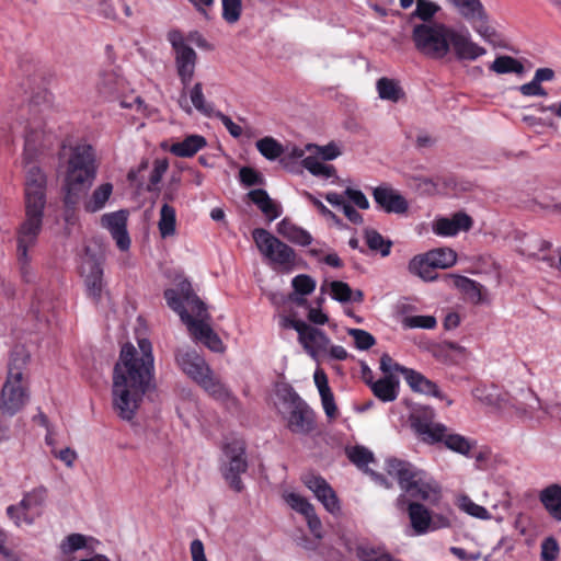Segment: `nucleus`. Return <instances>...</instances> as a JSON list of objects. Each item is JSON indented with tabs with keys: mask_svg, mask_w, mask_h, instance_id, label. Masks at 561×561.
Segmentation results:
<instances>
[{
	"mask_svg": "<svg viewBox=\"0 0 561 561\" xmlns=\"http://www.w3.org/2000/svg\"><path fill=\"white\" fill-rule=\"evenodd\" d=\"M434 411L425 408L411 415V425L423 442L434 444L443 442L445 446L461 455H468L471 449L470 442L458 434H450L445 425L434 423Z\"/></svg>",
	"mask_w": 561,
	"mask_h": 561,
	"instance_id": "obj_4",
	"label": "nucleus"
},
{
	"mask_svg": "<svg viewBox=\"0 0 561 561\" xmlns=\"http://www.w3.org/2000/svg\"><path fill=\"white\" fill-rule=\"evenodd\" d=\"M373 393L383 402H391L397 399L399 382L392 376H386L377 381H367Z\"/></svg>",
	"mask_w": 561,
	"mask_h": 561,
	"instance_id": "obj_31",
	"label": "nucleus"
},
{
	"mask_svg": "<svg viewBox=\"0 0 561 561\" xmlns=\"http://www.w3.org/2000/svg\"><path fill=\"white\" fill-rule=\"evenodd\" d=\"M519 91L525 96H547V91L534 78L530 82L522 84Z\"/></svg>",
	"mask_w": 561,
	"mask_h": 561,
	"instance_id": "obj_59",
	"label": "nucleus"
},
{
	"mask_svg": "<svg viewBox=\"0 0 561 561\" xmlns=\"http://www.w3.org/2000/svg\"><path fill=\"white\" fill-rule=\"evenodd\" d=\"M255 146L264 158L272 161L276 160L285 152L283 145L270 136L257 140Z\"/></svg>",
	"mask_w": 561,
	"mask_h": 561,
	"instance_id": "obj_44",
	"label": "nucleus"
},
{
	"mask_svg": "<svg viewBox=\"0 0 561 561\" xmlns=\"http://www.w3.org/2000/svg\"><path fill=\"white\" fill-rule=\"evenodd\" d=\"M489 68L491 71L497 75H522L525 70L523 64L519 60L507 55L496 57Z\"/></svg>",
	"mask_w": 561,
	"mask_h": 561,
	"instance_id": "obj_38",
	"label": "nucleus"
},
{
	"mask_svg": "<svg viewBox=\"0 0 561 561\" xmlns=\"http://www.w3.org/2000/svg\"><path fill=\"white\" fill-rule=\"evenodd\" d=\"M348 459L358 468H365L369 462L374 461L373 453L364 446H354L346 449Z\"/></svg>",
	"mask_w": 561,
	"mask_h": 561,
	"instance_id": "obj_48",
	"label": "nucleus"
},
{
	"mask_svg": "<svg viewBox=\"0 0 561 561\" xmlns=\"http://www.w3.org/2000/svg\"><path fill=\"white\" fill-rule=\"evenodd\" d=\"M410 496L436 504L442 496L440 485L433 479L426 478L424 473L419 477L416 483L412 484L411 490L407 492Z\"/></svg>",
	"mask_w": 561,
	"mask_h": 561,
	"instance_id": "obj_24",
	"label": "nucleus"
},
{
	"mask_svg": "<svg viewBox=\"0 0 561 561\" xmlns=\"http://www.w3.org/2000/svg\"><path fill=\"white\" fill-rule=\"evenodd\" d=\"M305 195L313 204V206L317 207L321 215H323L327 218H330L336 224L340 222L339 217L333 211H331L320 199H318L311 193L308 192H306Z\"/></svg>",
	"mask_w": 561,
	"mask_h": 561,
	"instance_id": "obj_62",
	"label": "nucleus"
},
{
	"mask_svg": "<svg viewBox=\"0 0 561 561\" xmlns=\"http://www.w3.org/2000/svg\"><path fill=\"white\" fill-rule=\"evenodd\" d=\"M302 481L314 493L328 512L336 514L341 511L336 493L322 477L308 473L304 476Z\"/></svg>",
	"mask_w": 561,
	"mask_h": 561,
	"instance_id": "obj_15",
	"label": "nucleus"
},
{
	"mask_svg": "<svg viewBox=\"0 0 561 561\" xmlns=\"http://www.w3.org/2000/svg\"><path fill=\"white\" fill-rule=\"evenodd\" d=\"M403 376L413 391L444 399L437 385L432 380L427 379L421 373H417L409 368L403 370Z\"/></svg>",
	"mask_w": 561,
	"mask_h": 561,
	"instance_id": "obj_27",
	"label": "nucleus"
},
{
	"mask_svg": "<svg viewBox=\"0 0 561 561\" xmlns=\"http://www.w3.org/2000/svg\"><path fill=\"white\" fill-rule=\"evenodd\" d=\"M249 199L255 204L270 221L280 215L279 206L262 188L252 190L248 193Z\"/></svg>",
	"mask_w": 561,
	"mask_h": 561,
	"instance_id": "obj_30",
	"label": "nucleus"
},
{
	"mask_svg": "<svg viewBox=\"0 0 561 561\" xmlns=\"http://www.w3.org/2000/svg\"><path fill=\"white\" fill-rule=\"evenodd\" d=\"M25 219L18 230V252L23 264L26 251L36 244L42 231L46 204V175L36 165H30L25 178Z\"/></svg>",
	"mask_w": 561,
	"mask_h": 561,
	"instance_id": "obj_2",
	"label": "nucleus"
},
{
	"mask_svg": "<svg viewBox=\"0 0 561 561\" xmlns=\"http://www.w3.org/2000/svg\"><path fill=\"white\" fill-rule=\"evenodd\" d=\"M472 24L474 31L488 43L495 45L496 41L499 38V35L494 27L489 25L488 23V15L485 11H483V14L481 18H474L472 21H470Z\"/></svg>",
	"mask_w": 561,
	"mask_h": 561,
	"instance_id": "obj_45",
	"label": "nucleus"
},
{
	"mask_svg": "<svg viewBox=\"0 0 561 561\" xmlns=\"http://www.w3.org/2000/svg\"><path fill=\"white\" fill-rule=\"evenodd\" d=\"M96 91L101 98L107 101L118 100L124 88V80L114 71H102L95 83Z\"/></svg>",
	"mask_w": 561,
	"mask_h": 561,
	"instance_id": "obj_25",
	"label": "nucleus"
},
{
	"mask_svg": "<svg viewBox=\"0 0 561 561\" xmlns=\"http://www.w3.org/2000/svg\"><path fill=\"white\" fill-rule=\"evenodd\" d=\"M47 489L43 485L24 494L18 505H10L7 513L16 526L32 525L43 514Z\"/></svg>",
	"mask_w": 561,
	"mask_h": 561,
	"instance_id": "obj_12",
	"label": "nucleus"
},
{
	"mask_svg": "<svg viewBox=\"0 0 561 561\" xmlns=\"http://www.w3.org/2000/svg\"><path fill=\"white\" fill-rule=\"evenodd\" d=\"M344 194L360 209H368L369 202L365 194L359 190L346 188Z\"/></svg>",
	"mask_w": 561,
	"mask_h": 561,
	"instance_id": "obj_61",
	"label": "nucleus"
},
{
	"mask_svg": "<svg viewBox=\"0 0 561 561\" xmlns=\"http://www.w3.org/2000/svg\"><path fill=\"white\" fill-rule=\"evenodd\" d=\"M473 219L465 211H457L451 217H438L433 221L432 230L440 237H454L460 231H469Z\"/></svg>",
	"mask_w": 561,
	"mask_h": 561,
	"instance_id": "obj_17",
	"label": "nucleus"
},
{
	"mask_svg": "<svg viewBox=\"0 0 561 561\" xmlns=\"http://www.w3.org/2000/svg\"><path fill=\"white\" fill-rule=\"evenodd\" d=\"M175 360L180 369L197 383L211 371L205 359L195 351L179 350L175 353Z\"/></svg>",
	"mask_w": 561,
	"mask_h": 561,
	"instance_id": "obj_18",
	"label": "nucleus"
},
{
	"mask_svg": "<svg viewBox=\"0 0 561 561\" xmlns=\"http://www.w3.org/2000/svg\"><path fill=\"white\" fill-rule=\"evenodd\" d=\"M51 136L46 135L43 129V123L38 121L30 122L24 134V161L31 164L36 158L41 148L51 144Z\"/></svg>",
	"mask_w": 561,
	"mask_h": 561,
	"instance_id": "obj_16",
	"label": "nucleus"
},
{
	"mask_svg": "<svg viewBox=\"0 0 561 561\" xmlns=\"http://www.w3.org/2000/svg\"><path fill=\"white\" fill-rule=\"evenodd\" d=\"M85 537L81 534L69 535L60 545V549L64 553H70L82 549L85 546Z\"/></svg>",
	"mask_w": 561,
	"mask_h": 561,
	"instance_id": "obj_58",
	"label": "nucleus"
},
{
	"mask_svg": "<svg viewBox=\"0 0 561 561\" xmlns=\"http://www.w3.org/2000/svg\"><path fill=\"white\" fill-rule=\"evenodd\" d=\"M207 141L201 135H190L179 142H174L170 147V152L176 157L191 158L201 149L206 147Z\"/></svg>",
	"mask_w": 561,
	"mask_h": 561,
	"instance_id": "obj_29",
	"label": "nucleus"
},
{
	"mask_svg": "<svg viewBox=\"0 0 561 561\" xmlns=\"http://www.w3.org/2000/svg\"><path fill=\"white\" fill-rule=\"evenodd\" d=\"M291 285L296 294L306 296L311 294L316 288V282L309 275L300 274L293 278Z\"/></svg>",
	"mask_w": 561,
	"mask_h": 561,
	"instance_id": "obj_56",
	"label": "nucleus"
},
{
	"mask_svg": "<svg viewBox=\"0 0 561 561\" xmlns=\"http://www.w3.org/2000/svg\"><path fill=\"white\" fill-rule=\"evenodd\" d=\"M95 152L91 145L79 144L71 149L65 178L64 203L73 209L92 185L96 175Z\"/></svg>",
	"mask_w": 561,
	"mask_h": 561,
	"instance_id": "obj_3",
	"label": "nucleus"
},
{
	"mask_svg": "<svg viewBox=\"0 0 561 561\" xmlns=\"http://www.w3.org/2000/svg\"><path fill=\"white\" fill-rule=\"evenodd\" d=\"M245 450V442L238 438L226 443L222 447L225 459L220 471L229 486L236 492H241L244 488L240 476L248 470Z\"/></svg>",
	"mask_w": 561,
	"mask_h": 561,
	"instance_id": "obj_10",
	"label": "nucleus"
},
{
	"mask_svg": "<svg viewBox=\"0 0 561 561\" xmlns=\"http://www.w3.org/2000/svg\"><path fill=\"white\" fill-rule=\"evenodd\" d=\"M252 237L261 254L270 262L284 267H289L294 264L296 256L294 249L274 237L266 229H254Z\"/></svg>",
	"mask_w": 561,
	"mask_h": 561,
	"instance_id": "obj_11",
	"label": "nucleus"
},
{
	"mask_svg": "<svg viewBox=\"0 0 561 561\" xmlns=\"http://www.w3.org/2000/svg\"><path fill=\"white\" fill-rule=\"evenodd\" d=\"M347 334L354 339L355 346L358 350L366 351L376 344V339L365 330L348 329Z\"/></svg>",
	"mask_w": 561,
	"mask_h": 561,
	"instance_id": "obj_51",
	"label": "nucleus"
},
{
	"mask_svg": "<svg viewBox=\"0 0 561 561\" xmlns=\"http://www.w3.org/2000/svg\"><path fill=\"white\" fill-rule=\"evenodd\" d=\"M301 164L312 175L329 179L335 176L336 170L331 164H324L318 157L309 156L302 159Z\"/></svg>",
	"mask_w": 561,
	"mask_h": 561,
	"instance_id": "obj_42",
	"label": "nucleus"
},
{
	"mask_svg": "<svg viewBox=\"0 0 561 561\" xmlns=\"http://www.w3.org/2000/svg\"><path fill=\"white\" fill-rule=\"evenodd\" d=\"M277 232L288 241L301 247H307L312 242L311 234L288 218H284L277 224Z\"/></svg>",
	"mask_w": 561,
	"mask_h": 561,
	"instance_id": "obj_28",
	"label": "nucleus"
},
{
	"mask_svg": "<svg viewBox=\"0 0 561 561\" xmlns=\"http://www.w3.org/2000/svg\"><path fill=\"white\" fill-rule=\"evenodd\" d=\"M276 396L286 409L287 427L290 432L308 435L316 428L313 411L290 385H277Z\"/></svg>",
	"mask_w": 561,
	"mask_h": 561,
	"instance_id": "obj_6",
	"label": "nucleus"
},
{
	"mask_svg": "<svg viewBox=\"0 0 561 561\" xmlns=\"http://www.w3.org/2000/svg\"><path fill=\"white\" fill-rule=\"evenodd\" d=\"M364 236L366 243L371 251L379 252L382 256L390 254V249L392 247L391 240H386L375 229H366Z\"/></svg>",
	"mask_w": 561,
	"mask_h": 561,
	"instance_id": "obj_43",
	"label": "nucleus"
},
{
	"mask_svg": "<svg viewBox=\"0 0 561 561\" xmlns=\"http://www.w3.org/2000/svg\"><path fill=\"white\" fill-rule=\"evenodd\" d=\"M239 175L240 181L247 186L256 185L262 182L260 174L255 170L248 167L241 168Z\"/></svg>",
	"mask_w": 561,
	"mask_h": 561,
	"instance_id": "obj_60",
	"label": "nucleus"
},
{
	"mask_svg": "<svg viewBox=\"0 0 561 561\" xmlns=\"http://www.w3.org/2000/svg\"><path fill=\"white\" fill-rule=\"evenodd\" d=\"M331 296L340 302H348L352 300L353 290L347 283L342 280H333L330 283Z\"/></svg>",
	"mask_w": 561,
	"mask_h": 561,
	"instance_id": "obj_53",
	"label": "nucleus"
},
{
	"mask_svg": "<svg viewBox=\"0 0 561 561\" xmlns=\"http://www.w3.org/2000/svg\"><path fill=\"white\" fill-rule=\"evenodd\" d=\"M164 298L168 306L180 316L196 341L203 343L213 352H222L225 350L222 341L209 324L210 317L208 313L206 317L191 314L187 309L178 301L176 291L174 290H165Z\"/></svg>",
	"mask_w": 561,
	"mask_h": 561,
	"instance_id": "obj_8",
	"label": "nucleus"
},
{
	"mask_svg": "<svg viewBox=\"0 0 561 561\" xmlns=\"http://www.w3.org/2000/svg\"><path fill=\"white\" fill-rule=\"evenodd\" d=\"M158 228L161 237L169 238L175 234L176 231V213L174 207L164 203L160 209V218Z\"/></svg>",
	"mask_w": 561,
	"mask_h": 561,
	"instance_id": "obj_36",
	"label": "nucleus"
},
{
	"mask_svg": "<svg viewBox=\"0 0 561 561\" xmlns=\"http://www.w3.org/2000/svg\"><path fill=\"white\" fill-rule=\"evenodd\" d=\"M485 403L502 414L514 411L515 415L523 421L541 422L548 414L547 409L542 408L539 398L533 391L523 392L522 400L513 399L507 394L495 397L489 394L485 397Z\"/></svg>",
	"mask_w": 561,
	"mask_h": 561,
	"instance_id": "obj_9",
	"label": "nucleus"
},
{
	"mask_svg": "<svg viewBox=\"0 0 561 561\" xmlns=\"http://www.w3.org/2000/svg\"><path fill=\"white\" fill-rule=\"evenodd\" d=\"M440 10V7L430 0H416V8L412 13L413 18H419L423 23L433 22L432 19Z\"/></svg>",
	"mask_w": 561,
	"mask_h": 561,
	"instance_id": "obj_47",
	"label": "nucleus"
},
{
	"mask_svg": "<svg viewBox=\"0 0 561 561\" xmlns=\"http://www.w3.org/2000/svg\"><path fill=\"white\" fill-rule=\"evenodd\" d=\"M198 385L216 400L226 402L233 399L230 390L214 376L213 371L207 374Z\"/></svg>",
	"mask_w": 561,
	"mask_h": 561,
	"instance_id": "obj_34",
	"label": "nucleus"
},
{
	"mask_svg": "<svg viewBox=\"0 0 561 561\" xmlns=\"http://www.w3.org/2000/svg\"><path fill=\"white\" fill-rule=\"evenodd\" d=\"M190 100L193 106L207 116L213 114V106L206 102L202 82H196L188 91Z\"/></svg>",
	"mask_w": 561,
	"mask_h": 561,
	"instance_id": "obj_46",
	"label": "nucleus"
},
{
	"mask_svg": "<svg viewBox=\"0 0 561 561\" xmlns=\"http://www.w3.org/2000/svg\"><path fill=\"white\" fill-rule=\"evenodd\" d=\"M540 501L554 519L561 520V486L559 484H551L543 489Z\"/></svg>",
	"mask_w": 561,
	"mask_h": 561,
	"instance_id": "obj_32",
	"label": "nucleus"
},
{
	"mask_svg": "<svg viewBox=\"0 0 561 561\" xmlns=\"http://www.w3.org/2000/svg\"><path fill=\"white\" fill-rule=\"evenodd\" d=\"M167 39L172 47L176 75L183 85L179 104L187 114H191L192 107L187 102L186 89L194 78L198 56L197 53L185 42V36L180 30H170L167 34Z\"/></svg>",
	"mask_w": 561,
	"mask_h": 561,
	"instance_id": "obj_5",
	"label": "nucleus"
},
{
	"mask_svg": "<svg viewBox=\"0 0 561 561\" xmlns=\"http://www.w3.org/2000/svg\"><path fill=\"white\" fill-rule=\"evenodd\" d=\"M169 290H173V288H170ZM174 291H176L178 301L186 308L191 314L196 317L207 316L206 305L193 291L192 285L188 280H181Z\"/></svg>",
	"mask_w": 561,
	"mask_h": 561,
	"instance_id": "obj_23",
	"label": "nucleus"
},
{
	"mask_svg": "<svg viewBox=\"0 0 561 561\" xmlns=\"http://www.w3.org/2000/svg\"><path fill=\"white\" fill-rule=\"evenodd\" d=\"M190 550H191L192 561H208L205 556V549H204V545H203L202 540L194 539L191 542Z\"/></svg>",
	"mask_w": 561,
	"mask_h": 561,
	"instance_id": "obj_64",
	"label": "nucleus"
},
{
	"mask_svg": "<svg viewBox=\"0 0 561 561\" xmlns=\"http://www.w3.org/2000/svg\"><path fill=\"white\" fill-rule=\"evenodd\" d=\"M455 286L460 289L472 304H481L484 300L483 286L466 276H454Z\"/></svg>",
	"mask_w": 561,
	"mask_h": 561,
	"instance_id": "obj_35",
	"label": "nucleus"
},
{
	"mask_svg": "<svg viewBox=\"0 0 561 561\" xmlns=\"http://www.w3.org/2000/svg\"><path fill=\"white\" fill-rule=\"evenodd\" d=\"M377 91L380 99L391 102H398L404 96V92L399 83L396 80L386 77L380 78L377 81Z\"/></svg>",
	"mask_w": 561,
	"mask_h": 561,
	"instance_id": "obj_39",
	"label": "nucleus"
},
{
	"mask_svg": "<svg viewBox=\"0 0 561 561\" xmlns=\"http://www.w3.org/2000/svg\"><path fill=\"white\" fill-rule=\"evenodd\" d=\"M453 47L455 56L458 60L473 61L486 54L484 47L471 41L469 34H463L453 30L449 47Z\"/></svg>",
	"mask_w": 561,
	"mask_h": 561,
	"instance_id": "obj_21",
	"label": "nucleus"
},
{
	"mask_svg": "<svg viewBox=\"0 0 561 561\" xmlns=\"http://www.w3.org/2000/svg\"><path fill=\"white\" fill-rule=\"evenodd\" d=\"M376 204L388 214H405L409 208L408 201L398 191L389 186H378L373 191Z\"/></svg>",
	"mask_w": 561,
	"mask_h": 561,
	"instance_id": "obj_20",
	"label": "nucleus"
},
{
	"mask_svg": "<svg viewBox=\"0 0 561 561\" xmlns=\"http://www.w3.org/2000/svg\"><path fill=\"white\" fill-rule=\"evenodd\" d=\"M80 272L84 280L88 296L92 298L94 302H100L104 289L101 261L87 251L82 257Z\"/></svg>",
	"mask_w": 561,
	"mask_h": 561,
	"instance_id": "obj_14",
	"label": "nucleus"
},
{
	"mask_svg": "<svg viewBox=\"0 0 561 561\" xmlns=\"http://www.w3.org/2000/svg\"><path fill=\"white\" fill-rule=\"evenodd\" d=\"M437 324L434 316H410L403 319V327L409 329H434Z\"/></svg>",
	"mask_w": 561,
	"mask_h": 561,
	"instance_id": "obj_52",
	"label": "nucleus"
},
{
	"mask_svg": "<svg viewBox=\"0 0 561 561\" xmlns=\"http://www.w3.org/2000/svg\"><path fill=\"white\" fill-rule=\"evenodd\" d=\"M408 515L415 535H424L431 531V512L423 504L411 502L408 505Z\"/></svg>",
	"mask_w": 561,
	"mask_h": 561,
	"instance_id": "obj_26",
	"label": "nucleus"
},
{
	"mask_svg": "<svg viewBox=\"0 0 561 561\" xmlns=\"http://www.w3.org/2000/svg\"><path fill=\"white\" fill-rule=\"evenodd\" d=\"M138 348L131 343L124 344L113 371V405L125 421L134 419L145 393L153 386L151 342L139 339Z\"/></svg>",
	"mask_w": 561,
	"mask_h": 561,
	"instance_id": "obj_1",
	"label": "nucleus"
},
{
	"mask_svg": "<svg viewBox=\"0 0 561 561\" xmlns=\"http://www.w3.org/2000/svg\"><path fill=\"white\" fill-rule=\"evenodd\" d=\"M242 11L241 0H222V19L229 23L234 24L239 21Z\"/></svg>",
	"mask_w": 561,
	"mask_h": 561,
	"instance_id": "obj_49",
	"label": "nucleus"
},
{
	"mask_svg": "<svg viewBox=\"0 0 561 561\" xmlns=\"http://www.w3.org/2000/svg\"><path fill=\"white\" fill-rule=\"evenodd\" d=\"M289 324L297 331L299 342L312 358H317L320 354L327 353L330 339L323 331L301 320H290Z\"/></svg>",
	"mask_w": 561,
	"mask_h": 561,
	"instance_id": "obj_13",
	"label": "nucleus"
},
{
	"mask_svg": "<svg viewBox=\"0 0 561 561\" xmlns=\"http://www.w3.org/2000/svg\"><path fill=\"white\" fill-rule=\"evenodd\" d=\"M308 151H316L314 157H320L324 161L333 160L341 154L339 147L335 144H328L327 146H318L313 144H308L306 146Z\"/></svg>",
	"mask_w": 561,
	"mask_h": 561,
	"instance_id": "obj_54",
	"label": "nucleus"
},
{
	"mask_svg": "<svg viewBox=\"0 0 561 561\" xmlns=\"http://www.w3.org/2000/svg\"><path fill=\"white\" fill-rule=\"evenodd\" d=\"M187 41L194 43L198 48L205 50L214 49V46L198 31L190 32L187 36H185V42Z\"/></svg>",
	"mask_w": 561,
	"mask_h": 561,
	"instance_id": "obj_63",
	"label": "nucleus"
},
{
	"mask_svg": "<svg viewBox=\"0 0 561 561\" xmlns=\"http://www.w3.org/2000/svg\"><path fill=\"white\" fill-rule=\"evenodd\" d=\"M458 502H459L460 510H462L463 512H466L467 514H469L473 517L481 518V519H488L490 517V514L485 507L476 504L467 495L459 497Z\"/></svg>",
	"mask_w": 561,
	"mask_h": 561,
	"instance_id": "obj_50",
	"label": "nucleus"
},
{
	"mask_svg": "<svg viewBox=\"0 0 561 561\" xmlns=\"http://www.w3.org/2000/svg\"><path fill=\"white\" fill-rule=\"evenodd\" d=\"M453 28L444 23L430 22L415 24L412 41L417 51L432 59H442L449 53Z\"/></svg>",
	"mask_w": 561,
	"mask_h": 561,
	"instance_id": "obj_7",
	"label": "nucleus"
},
{
	"mask_svg": "<svg viewBox=\"0 0 561 561\" xmlns=\"http://www.w3.org/2000/svg\"><path fill=\"white\" fill-rule=\"evenodd\" d=\"M459 12V14L467 21H472L474 18H481L484 8L480 0H447Z\"/></svg>",
	"mask_w": 561,
	"mask_h": 561,
	"instance_id": "obj_41",
	"label": "nucleus"
},
{
	"mask_svg": "<svg viewBox=\"0 0 561 561\" xmlns=\"http://www.w3.org/2000/svg\"><path fill=\"white\" fill-rule=\"evenodd\" d=\"M426 253L427 256H430L431 264H433L435 268H449L457 262V253L449 248H438L427 251Z\"/></svg>",
	"mask_w": 561,
	"mask_h": 561,
	"instance_id": "obj_40",
	"label": "nucleus"
},
{
	"mask_svg": "<svg viewBox=\"0 0 561 561\" xmlns=\"http://www.w3.org/2000/svg\"><path fill=\"white\" fill-rule=\"evenodd\" d=\"M387 472L398 480L399 485L404 492L411 490L412 484L416 483V480L422 474L411 463L396 458L387 460Z\"/></svg>",
	"mask_w": 561,
	"mask_h": 561,
	"instance_id": "obj_22",
	"label": "nucleus"
},
{
	"mask_svg": "<svg viewBox=\"0 0 561 561\" xmlns=\"http://www.w3.org/2000/svg\"><path fill=\"white\" fill-rule=\"evenodd\" d=\"M408 268L411 274L416 275L426 282L434 280L437 277V274L435 273L436 268L431 264L427 253L415 255L409 262Z\"/></svg>",
	"mask_w": 561,
	"mask_h": 561,
	"instance_id": "obj_33",
	"label": "nucleus"
},
{
	"mask_svg": "<svg viewBox=\"0 0 561 561\" xmlns=\"http://www.w3.org/2000/svg\"><path fill=\"white\" fill-rule=\"evenodd\" d=\"M101 222L111 232L119 250L126 251L129 249L130 238L127 232V216L124 210L103 215Z\"/></svg>",
	"mask_w": 561,
	"mask_h": 561,
	"instance_id": "obj_19",
	"label": "nucleus"
},
{
	"mask_svg": "<svg viewBox=\"0 0 561 561\" xmlns=\"http://www.w3.org/2000/svg\"><path fill=\"white\" fill-rule=\"evenodd\" d=\"M113 193V185L111 183H103L98 186L89 201L84 203V209L88 213H96L101 210Z\"/></svg>",
	"mask_w": 561,
	"mask_h": 561,
	"instance_id": "obj_37",
	"label": "nucleus"
},
{
	"mask_svg": "<svg viewBox=\"0 0 561 561\" xmlns=\"http://www.w3.org/2000/svg\"><path fill=\"white\" fill-rule=\"evenodd\" d=\"M560 548L558 541L553 537H547L541 542V561H556L559 557Z\"/></svg>",
	"mask_w": 561,
	"mask_h": 561,
	"instance_id": "obj_57",
	"label": "nucleus"
},
{
	"mask_svg": "<svg viewBox=\"0 0 561 561\" xmlns=\"http://www.w3.org/2000/svg\"><path fill=\"white\" fill-rule=\"evenodd\" d=\"M285 500L293 510L302 514L304 516L311 514V512L314 510L312 504H310L305 497L297 493L287 494Z\"/></svg>",
	"mask_w": 561,
	"mask_h": 561,
	"instance_id": "obj_55",
	"label": "nucleus"
}]
</instances>
